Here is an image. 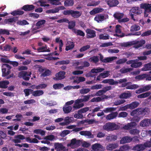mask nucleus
<instances>
[{"instance_id": "4c0bfd02", "label": "nucleus", "mask_w": 151, "mask_h": 151, "mask_svg": "<svg viewBox=\"0 0 151 151\" xmlns=\"http://www.w3.org/2000/svg\"><path fill=\"white\" fill-rule=\"evenodd\" d=\"M74 4V1L73 0H67L65 1L64 6H72Z\"/></svg>"}, {"instance_id": "473e14b6", "label": "nucleus", "mask_w": 151, "mask_h": 151, "mask_svg": "<svg viewBox=\"0 0 151 151\" xmlns=\"http://www.w3.org/2000/svg\"><path fill=\"white\" fill-rule=\"evenodd\" d=\"M151 94L150 91L140 94L137 96V97L139 99L145 98L149 96Z\"/></svg>"}, {"instance_id": "8fccbe9b", "label": "nucleus", "mask_w": 151, "mask_h": 151, "mask_svg": "<svg viewBox=\"0 0 151 151\" xmlns=\"http://www.w3.org/2000/svg\"><path fill=\"white\" fill-rule=\"evenodd\" d=\"M64 85L61 83H57L54 85L53 86V88L55 89H60L63 87Z\"/></svg>"}, {"instance_id": "b1692460", "label": "nucleus", "mask_w": 151, "mask_h": 151, "mask_svg": "<svg viewBox=\"0 0 151 151\" xmlns=\"http://www.w3.org/2000/svg\"><path fill=\"white\" fill-rule=\"evenodd\" d=\"M104 11L103 8H96L93 9L91 11L90 13L91 15H94L97 13L102 12Z\"/></svg>"}, {"instance_id": "2f4dec72", "label": "nucleus", "mask_w": 151, "mask_h": 151, "mask_svg": "<svg viewBox=\"0 0 151 151\" xmlns=\"http://www.w3.org/2000/svg\"><path fill=\"white\" fill-rule=\"evenodd\" d=\"M44 93L43 91L40 90H37L35 91L33 90L32 95L34 96H38L42 95Z\"/></svg>"}, {"instance_id": "5701e85b", "label": "nucleus", "mask_w": 151, "mask_h": 151, "mask_svg": "<svg viewBox=\"0 0 151 151\" xmlns=\"http://www.w3.org/2000/svg\"><path fill=\"white\" fill-rule=\"evenodd\" d=\"M129 109H132L138 107L139 104V103L138 101H134L129 104H128Z\"/></svg>"}, {"instance_id": "39448f33", "label": "nucleus", "mask_w": 151, "mask_h": 151, "mask_svg": "<svg viewBox=\"0 0 151 151\" xmlns=\"http://www.w3.org/2000/svg\"><path fill=\"white\" fill-rule=\"evenodd\" d=\"M31 72L29 73L26 71H22L19 73L18 76L19 78H22L25 81H28L31 77Z\"/></svg>"}, {"instance_id": "774afa93", "label": "nucleus", "mask_w": 151, "mask_h": 151, "mask_svg": "<svg viewBox=\"0 0 151 151\" xmlns=\"http://www.w3.org/2000/svg\"><path fill=\"white\" fill-rule=\"evenodd\" d=\"M151 35V30H149L142 33L141 36L142 37L149 36Z\"/></svg>"}, {"instance_id": "f704fd0d", "label": "nucleus", "mask_w": 151, "mask_h": 151, "mask_svg": "<svg viewBox=\"0 0 151 151\" xmlns=\"http://www.w3.org/2000/svg\"><path fill=\"white\" fill-rule=\"evenodd\" d=\"M24 13V12L22 11L16 10L12 12L11 14L13 16L16 15H22Z\"/></svg>"}, {"instance_id": "338daca9", "label": "nucleus", "mask_w": 151, "mask_h": 151, "mask_svg": "<svg viewBox=\"0 0 151 151\" xmlns=\"http://www.w3.org/2000/svg\"><path fill=\"white\" fill-rule=\"evenodd\" d=\"M109 71L104 72V73H100V75L101 77L103 78H105L108 77L109 75Z\"/></svg>"}, {"instance_id": "680f3d73", "label": "nucleus", "mask_w": 151, "mask_h": 151, "mask_svg": "<svg viewBox=\"0 0 151 151\" xmlns=\"http://www.w3.org/2000/svg\"><path fill=\"white\" fill-rule=\"evenodd\" d=\"M70 61L68 60H63L58 62L57 63L60 65H67L69 63Z\"/></svg>"}, {"instance_id": "f03ea898", "label": "nucleus", "mask_w": 151, "mask_h": 151, "mask_svg": "<svg viewBox=\"0 0 151 151\" xmlns=\"http://www.w3.org/2000/svg\"><path fill=\"white\" fill-rule=\"evenodd\" d=\"M103 128L107 131H113L119 129V126L115 123L109 122L103 126Z\"/></svg>"}, {"instance_id": "c9c22d12", "label": "nucleus", "mask_w": 151, "mask_h": 151, "mask_svg": "<svg viewBox=\"0 0 151 151\" xmlns=\"http://www.w3.org/2000/svg\"><path fill=\"white\" fill-rule=\"evenodd\" d=\"M81 12L77 11H73L72 17L74 18H78L81 15Z\"/></svg>"}, {"instance_id": "e433bc0d", "label": "nucleus", "mask_w": 151, "mask_h": 151, "mask_svg": "<svg viewBox=\"0 0 151 151\" xmlns=\"http://www.w3.org/2000/svg\"><path fill=\"white\" fill-rule=\"evenodd\" d=\"M142 70L144 71L151 70V63L145 65L144 67L142 68Z\"/></svg>"}, {"instance_id": "412c9836", "label": "nucleus", "mask_w": 151, "mask_h": 151, "mask_svg": "<svg viewBox=\"0 0 151 151\" xmlns=\"http://www.w3.org/2000/svg\"><path fill=\"white\" fill-rule=\"evenodd\" d=\"M145 43V41L144 40H141L140 41H137L135 42L134 47L136 48H138L142 46Z\"/></svg>"}, {"instance_id": "dca6fc26", "label": "nucleus", "mask_w": 151, "mask_h": 151, "mask_svg": "<svg viewBox=\"0 0 151 151\" xmlns=\"http://www.w3.org/2000/svg\"><path fill=\"white\" fill-rule=\"evenodd\" d=\"M103 146L100 144L96 143L92 146V149L94 151H101Z\"/></svg>"}, {"instance_id": "49530a36", "label": "nucleus", "mask_w": 151, "mask_h": 151, "mask_svg": "<svg viewBox=\"0 0 151 151\" xmlns=\"http://www.w3.org/2000/svg\"><path fill=\"white\" fill-rule=\"evenodd\" d=\"M23 55L26 54L27 55H30L32 56L35 55V54L34 53L32 52L31 50L29 49H27V50L23 51L22 53Z\"/></svg>"}, {"instance_id": "052dcab7", "label": "nucleus", "mask_w": 151, "mask_h": 151, "mask_svg": "<svg viewBox=\"0 0 151 151\" xmlns=\"http://www.w3.org/2000/svg\"><path fill=\"white\" fill-rule=\"evenodd\" d=\"M127 59L126 58L120 59L116 61V63L117 64H123L127 61Z\"/></svg>"}, {"instance_id": "393cba45", "label": "nucleus", "mask_w": 151, "mask_h": 151, "mask_svg": "<svg viewBox=\"0 0 151 151\" xmlns=\"http://www.w3.org/2000/svg\"><path fill=\"white\" fill-rule=\"evenodd\" d=\"M63 110L65 114H68L72 110V107L70 106H68L65 105L63 108Z\"/></svg>"}, {"instance_id": "4468645a", "label": "nucleus", "mask_w": 151, "mask_h": 151, "mask_svg": "<svg viewBox=\"0 0 151 151\" xmlns=\"http://www.w3.org/2000/svg\"><path fill=\"white\" fill-rule=\"evenodd\" d=\"M132 141V137L129 136H125L123 137L120 141V143L124 144L125 143H129Z\"/></svg>"}, {"instance_id": "4d7b16f0", "label": "nucleus", "mask_w": 151, "mask_h": 151, "mask_svg": "<svg viewBox=\"0 0 151 151\" xmlns=\"http://www.w3.org/2000/svg\"><path fill=\"white\" fill-rule=\"evenodd\" d=\"M60 0H50V3L52 5H60L61 3L59 1Z\"/></svg>"}, {"instance_id": "7ed1b4c3", "label": "nucleus", "mask_w": 151, "mask_h": 151, "mask_svg": "<svg viewBox=\"0 0 151 151\" xmlns=\"http://www.w3.org/2000/svg\"><path fill=\"white\" fill-rule=\"evenodd\" d=\"M142 12L141 8L138 7H134L130 10L129 15L131 16V19L134 20V16L139 15Z\"/></svg>"}, {"instance_id": "603ef678", "label": "nucleus", "mask_w": 151, "mask_h": 151, "mask_svg": "<svg viewBox=\"0 0 151 151\" xmlns=\"http://www.w3.org/2000/svg\"><path fill=\"white\" fill-rule=\"evenodd\" d=\"M117 136L115 135H111L107 136L106 137V139L109 141H115L117 139Z\"/></svg>"}, {"instance_id": "ddd939ff", "label": "nucleus", "mask_w": 151, "mask_h": 151, "mask_svg": "<svg viewBox=\"0 0 151 151\" xmlns=\"http://www.w3.org/2000/svg\"><path fill=\"white\" fill-rule=\"evenodd\" d=\"M35 6L33 5H25L23 6L21 9L24 10L25 12L31 11L34 9Z\"/></svg>"}, {"instance_id": "e2e57ef3", "label": "nucleus", "mask_w": 151, "mask_h": 151, "mask_svg": "<svg viewBox=\"0 0 151 151\" xmlns=\"http://www.w3.org/2000/svg\"><path fill=\"white\" fill-rule=\"evenodd\" d=\"M121 151H128L130 149V146L128 145H124L120 148Z\"/></svg>"}, {"instance_id": "72a5a7b5", "label": "nucleus", "mask_w": 151, "mask_h": 151, "mask_svg": "<svg viewBox=\"0 0 151 151\" xmlns=\"http://www.w3.org/2000/svg\"><path fill=\"white\" fill-rule=\"evenodd\" d=\"M118 144L116 143L109 144L106 147L107 149L108 150H112L118 147Z\"/></svg>"}, {"instance_id": "cd10ccee", "label": "nucleus", "mask_w": 151, "mask_h": 151, "mask_svg": "<svg viewBox=\"0 0 151 151\" xmlns=\"http://www.w3.org/2000/svg\"><path fill=\"white\" fill-rule=\"evenodd\" d=\"M60 37H57L55 39V42L57 43H59V50L60 52L62 51V47L63 46V43L62 40L60 39Z\"/></svg>"}, {"instance_id": "0eeeda50", "label": "nucleus", "mask_w": 151, "mask_h": 151, "mask_svg": "<svg viewBox=\"0 0 151 151\" xmlns=\"http://www.w3.org/2000/svg\"><path fill=\"white\" fill-rule=\"evenodd\" d=\"M87 33L86 37L87 38H91L96 37V32L93 29H87L86 30Z\"/></svg>"}, {"instance_id": "c756f323", "label": "nucleus", "mask_w": 151, "mask_h": 151, "mask_svg": "<svg viewBox=\"0 0 151 151\" xmlns=\"http://www.w3.org/2000/svg\"><path fill=\"white\" fill-rule=\"evenodd\" d=\"M45 23L46 21L44 19H42L38 21L36 24V25L37 26V27L34 29L35 30L39 29L42 25L44 24Z\"/></svg>"}, {"instance_id": "a211bd4d", "label": "nucleus", "mask_w": 151, "mask_h": 151, "mask_svg": "<svg viewBox=\"0 0 151 151\" xmlns=\"http://www.w3.org/2000/svg\"><path fill=\"white\" fill-rule=\"evenodd\" d=\"M118 115V113L117 112H112V113L109 114L106 117V119L107 120H110L113 119L116 117Z\"/></svg>"}, {"instance_id": "864d4df0", "label": "nucleus", "mask_w": 151, "mask_h": 151, "mask_svg": "<svg viewBox=\"0 0 151 151\" xmlns=\"http://www.w3.org/2000/svg\"><path fill=\"white\" fill-rule=\"evenodd\" d=\"M9 31L7 29H0V35H9Z\"/></svg>"}, {"instance_id": "bb28decb", "label": "nucleus", "mask_w": 151, "mask_h": 151, "mask_svg": "<svg viewBox=\"0 0 151 151\" xmlns=\"http://www.w3.org/2000/svg\"><path fill=\"white\" fill-rule=\"evenodd\" d=\"M9 82L8 81H0V88H7V85L9 84Z\"/></svg>"}, {"instance_id": "6e6552de", "label": "nucleus", "mask_w": 151, "mask_h": 151, "mask_svg": "<svg viewBox=\"0 0 151 151\" xmlns=\"http://www.w3.org/2000/svg\"><path fill=\"white\" fill-rule=\"evenodd\" d=\"M65 73L64 71H60L55 74L56 77L53 78V79L56 81L63 79L65 77Z\"/></svg>"}, {"instance_id": "a18cd8bd", "label": "nucleus", "mask_w": 151, "mask_h": 151, "mask_svg": "<svg viewBox=\"0 0 151 151\" xmlns=\"http://www.w3.org/2000/svg\"><path fill=\"white\" fill-rule=\"evenodd\" d=\"M51 72L49 69H46L45 72H43L41 75V76L45 77L47 76H48L51 75Z\"/></svg>"}, {"instance_id": "58836bf2", "label": "nucleus", "mask_w": 151, "mask_h": 151, "mask_svg": "<svg viewBox=\"0 0 151 151\" xmlns=\"http://www.w3.org/2000/svg\"><path fill=\"white\" fill-rule=\"evenodd\" d=\"M140 29V26L137 24H134L131 27L130 31L131 32L136 31L139 30Z\"/></svg>"}, {"instance_id": "79ce46f5", "label": "nucleus", "mask_w": 151, "mask_h": 151, "mask_svg": "<svg viewBox=\"0 0 151 151\" xmlns=\"http://www.w3.org/2000/svg\"><path fill=\"white\" fill-rule=\"evenodd\" d=\"M68 28L70 29H73L76 25V22L74 21H69L68 22Z\"/></svg>"}, {"instance_id": "423d86ee", "label": "nucleus", "mask_w": 151, "mask_h": 151, "mask_svg": "<svg viewBox=\"0 0 151 151\" xmlns=\"http://www.w3.org/2000/svg\"><path fill=\"white\" fill-rule=\"evenodd\" d=\"M55 148L57 151H68V150L66 149L62 143H55L54 144Z\"/></svg>"}, {"instance_id": "a878e982", "label": "nucleus", "mask_w": 151, "mask_h": 151, "mask_svg": "<svg viewBox=\"0 0 151 151\" xmlns=\"http://www.w3.org/2000/svg\"><path fill=\"white\" fill-rule=\"evenodd\" d=\"M130 83L128 84L127 86L126 87V88L127 89H133L137 88L139 87L138 85L133 84H132V83L131 82H128Z\"/></svg>"}, {"instance_id": "0e129e2a", "label": "nucleus", "mask_w": 151, "mask_h": 151, "mask_svg": "<svg viewBox=\"0 0 151 151\" xmlns=\"http://www.w3.org/2000/svg\"><path fill=\"white\" fill-rule=\"evenodd\" d=\"M91 96H92V95H87L85 96L82 95L81 97L83 98L82 99L84 102H86L88 101L89 100Z\"/></svg>"}, {"instance_id": "37998d69", "label": "nucleus", "mask_w": 151, "mask_h": 151, "mask_svg": "<svg viewBox=\"0 0 151 151\" xmlns=\"http://www.w3.org/2000/svg\"><path fill=\"white\" fill-rule=\"evenodd\" d=\"M33 91V90L32 89L29 88L25 89L23 91L26 96H28L30 94V93L32 94Z\"/></svg>"}, {"instance_id": "bf43d9fd", "label": "nucleus", "mask_w": 151, "mask_h": 151, "mask_svg": "<svg viewBox=\"0 0 151 151\" xmlns=\"http://www.w3.org/2000/svg\"><path fill=\"white\" fill-rule=\"evenodd\" d=\"M17 24L21 25H24L28 24L29 23L26 20H23L22 21H18L17 22Z\"/></svg>"}, {"instance_id": "3c124183", "label": "nucleus", "mask_w": 151, "mask_h": 151, "mask_svg": "<svg viewBox=\"0 0 151 151\" xmlns=\"http://www.w3.org/2000/svg\"><path fill=\"white\" fill-rule=\"evenodd\" d=\"M147 76V74H143L139 75L135 77V79L139 80H142L145 78Z\"/></svg>"}, {"instance_id": "13d9d810", "label": "nucleus", "mask_w": 151, "mask_h": 151, "mask_svg": "<svg viewBox=\"0 0 151 151\" xmlns=\"http://www.w3.org/2000/svg\"><path fill=\"white\" fill-rule=\"evenodd\" d=\"M124 16L123 13H117L114 14V17L117 19H119L122 18Z\"/></svg>"}, {"instance_id": "20e7f679", "label": "nucleus", "mask_w": 151, "mask_h": 151, "mask_svg": "<svg viewBox=\"0 0 151 151\" xmlns=\"http://www.w3.org/2000/svg\"><path fill=\"white\" fill-rule=\"evenodd\" d=\"M81 141L80 139L77 140L74 138L72 139L70 142L67 145L68 147H70L74 149L80 146Z\"/></svg>"}, {"instance_id": "69168bd1", "label": "nucleus", "mask_w": 151, "mask_h": 151, "mask_svg": "<svg viewBox=\"0 0 151 151\" xmlns=\"http://www.w3.org/2000/svg\"><path fill=\"white\" fill-rule=\"evenodd\" d=\"M109 37L108 35H104V34H101L99 35V38L100 40H108L109 38Z\"/></svg>"}, {"instance_id": "2eb2a0df", "label": "nucleus", "mask_w": 151, "mask_h": 151, "mask_svg": "<svg viewBox=\"0 0 151 151\" xmlns=\"http://www.w3.org/2000/svg\"><path fill=\"white\" fill-rule=\"evenodd\" d=\"M137 125L136 123L135 122H131L128 123L125 125L124 127V129L126 130H129L132 129V128L135 127Z\"/></svg>"}, {"instance_id": "c03bdc74", "label": "nucleus", "mask_w": 151, "mask_h": 151, "mask_svg": "<svg viewBox=\"0 0 151 151\" xmlns=\"http://www.w3.org/2000/svg\"><path fill=\"white\" fill-rule=\"evenodd\" d=\"M84 106V104L83 103L78 104L76 103V101H75V103L73 105V107L75 109H79L81 107H83Z\"/></svg>"}, {"instance_id": "f8f14e48", "label": "nucleus", "mask_w": 151, "mask_h": 151, "mask_svg": "<svg viewBox=\"0 0 151 151\" xmlns=\"http://www.w3.org/2000/svg\"><path fill=\"white\" fill-rule=\"evenodd\" d=\"M132 96V93L130 91H127L122 93L120 96L119 98L121 99H127Z\"/></svg>"}, {"instance_id": "aec40b11", "label": "nucleus", "mask_w": 151, "mask_h": 151, "mask_svg": "<svg viewBox=\"0 0 151 151\" xmlns=\"http://www.w3.org/2000/svg\"><path fill=\"white\" fill-rule=\"evenodd\" d=\"M105 17L102 14H97L94 18L95 20L99 23L104 20Z\"/></svg>"}, {"instance_id": "6e6d98bb", "label": "nucleus", "mask_w": 151, "mask_h": 151, "mask_svg": "<svg viewBox=\"0 0 151 151\" xmlns=\"http://www.w3.org/2000/svg\"><path fill=\"white\" fill-rule=\"evenodd\" d=\"M90 91V89L89 88L82 89L80 90V93L82 94H85L88 93Z\"/></svg>"}, {"instance_id": "f257e3e1", "label": "nucleus", "mask_w": 151, "mask_h": 151, "mask_svg": "<svg viewBox=\"0 0 151 151\" xmlns=\"http://www.w3.org/2000/svg\"><path fill=\"white\" fill-rule=\"evenodd\" d=\"M1 68L3 76L5 77L6 79H9L13 77L14 75L13 73L9 75L11 72L10 69L12 68L11 66L7 64H3L2 65Z\"/></svg>"}, {"instance_id": "c85d7f7f", "label": "nucleus", "mask_w": 151, "mask_h": 151, "mask_svg": "<svg viewBox=\"0 0 151 151\" xmlns=\"http://www.w3.org/2000/svg\"><path fill=\"white\" fill-rule=\"evenodd\" d=\"M68 45L66 46L65 47V50L68 51L69 50L73 49L74 47V44L73 42L68 41Z\"/></svg>"}, {"instance_id": "6ab92c4d", "label": "nucleus", "mask_w": 151, "mask_h": 151, "mask_svg": "<svg viewBox=\"0 0 151 151\" xmlns=\"http://www.w3.org/2000/svg\"><path fill=\"white\" fill-rule=\"evenodd\" d=\"M150 123L149 119H145L142 120L140 123V126L142 127H145L148 126Z\"/></svg>"}, {"instance_id": "1a4fd4ad", "label": "nucleus", "mask_w": 151, "mask_h": 151, "mask_svg": "<svg viewBox=\"0 0 151 151\" xmlns=\"http://www.w3.org/2000/svg\"><path fill=\"white\" fill-rule=\"evenodd\" d=\"M138 109H139L138 112V115H141L144 116L148 115L149 113L150 110L148 108H138Z\"/></svg>"}, {"instance_id": "09e8293b", "label": "nucleus", "mask_w": 151, "mask_h": 151, "mask_svg": "<svg viewBox=\"0 0 151 151\" xmlns=\"http://www.w3.org/2000/svg\"><path fill=\"white\" fill-rule=\"evenodd\" d=\"M139 131L136 129H131L129 131L130 134L132 135L138 134H139Z\"/></svg>"}, {"instance_id": "5fc2aeb1", "label": "nucleus", "mask_w": 151, "mask_h": 151, "mask_svg": "<svg viewBox=\"0 0 151 151\" xmlns=\"http://www.w3.org/2000/svg\"><path fill=\"white\" fill-rule=\"evenodd\" d=\"M116 108L114 107H108L103 110V111L105 113H108L115 111Z\"/></svg>"}, {"instance_id": "f3484780", "label": "nucleus", "mask_w": 151, "mask_h": 151, "mask_svg": "<svg viewBox=\"0 0 151 151\" xmlns=\"http://www.w3.org/2000/svg\"><path fill=\"white\" fill-rule=\"evenodd\" d=\"M107 4L111 7L115 6L119 3L117 0H109L107 2Z\"/></svg>"}, {"instance_id": "9b49d317", "label": "nucleus", "mask_w": 151, "mask_h": 151, "mask_svg": "<svg viewBox=\"0 0 151 151\" xmlns=\"http://www.w3.org/2000/svg\"><path fill=\"white\" fill-rule=\"evenodd\" d=\"M141 8L144 9L146 12H151V4H142L140 5Z\"/></svg>"}, {"instance_id": "9d476101", "label": "nucleus", "mask_w": 151, "mask_h": 151, "mask_svg": "<svg viewBox=\"0 0 151 151\" xmlns=\"http://www.w3.org/2000/svg\"><path fill=\"white\" fill-rule=\"evenodd\" d=\"M100 59L101 61L104 63H108L112 61L117 58L116 57L113 56L111 57H108L104 59V57L101 54H100Z\"/></svg>"}, {"instance_id": "a19ab883", "label": "nucleus", "mask_w": 151, "mask_h": 151, "mask_svg": "<svg viewBox=\"0 0 151 151\" xmlns=\"http://www.w3.org/2000/svg\"><path fill=\"white\" fill-rule=\"evenodd\" d=\"M88 60L90 62H93L95 63H97L99 61L98 57L97 56H94L92 57H91Z\"/></svg>"}, {"instance_id": "de8ad7c7", "label": "nucleus", "mask_w": 151, "mask_h": 151, "mask_svg": "<svg viewBox=\"0 0 151 151\" xmlns=\"http://www.w3.org/2000/svg\"><path fill=\"white\" fill-rule=\"evenodd\" d=\"M132 70V68H122L120 70V72L122 73H125L130 72Z\"/></svg>"}, {"instance_id": "ea45409f", "label": "nucleus", "mask_w": 151, "mask_h": 151, "mask_svg": "<svg viewBox=\"0 0 151 151\" xmlns=\"http://www.w3.org/2000/svg\"><path fill=\"white\" fill-rule=\"evenodd\" d=\"M104 70V68H100L96 69L94 68L91 70V72L92 73H97L99 72H101Z\"/></svg>"}, {"instance_id": "4be33fe9", "label": "nucleus", "mask_w": 151, "mask_h": 151, "mask_svg": "<svg viewBox=\"0 0 151 151\" xmlns=\"http://www.w3.org/2000/svg\"><path fill=\"white\" fill-rule=\"evenodd\" d=\"M142 63L141 62H138L137 60H134L132 64H131V66L133 68H136L140 67L142 65Z\"/></svg>"}, {"instance_id": "7c9ffc66", "label": "nucleus", "mask_w": 151, "mask_h": 151, "mask_svg": "<svg viewBox=\"0 0 151 151\" xmlns=\"http://www.w3.org/2000/svg\"><path fill=\"white\" fill-rule=\"evenodd\" d=\"M37 50L38 52H50L49 48H47V46L46 45H45V46L38 48H37Z\"/></svg>"}]
</instances>
